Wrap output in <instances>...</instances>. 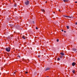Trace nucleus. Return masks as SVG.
<instances>
[{
  "label": "nucleus",
  "mask_w": 77,
  "mask_h": 77,
  "mask_svg": "<svg viewBox=\"0 0 77 77\" xmlns=\"http://www.w3.org/2000/svg\"><path fill=\"white\" fill-rule=\"evenodd\" d=\"M66 27L67 29H69V26H66Z\"/></svg>",
  "instance_id": "11"
},
{
  "label": "nucleus",
  "mask_w": 77,
  "mask_h": 77,
  "mask_svg": "<svg viewBox=\"0 0 77 77\" xmlns=\"http://www.w3.org/2000/svg\"><path fill=\"white\" fill-rule=\"evenodd\" d=\"M47 70H50V68L48 67L46 69L45 71H47Z\"/></svg>",
  "instance_id": "6"
},
{
  "label": "nucleus",
  "mask_w": 77,
  "mask_h": 77,
  "mask_svg": "<svg viewBox=\"0 0 77 77\" xmlns=\"http://www.w3.org/2000/svg\"><path fill=\"white\" fill-rule=\"evenodd\" d=\"M47 1H46V2H45V3H47Z\"/></svg>",
  "instance_id": "30"
},
{
  "label": "nucleus",
  "mask_w": 77,
  "mask_h": 77,
  "mask_svg": "<svg viewBox=\"0 0 77 77\" xmlns=\"http://www.w3.org/2000/svg\"><path fill=\"white\" fill-rule=\"evenodd\" d=\"M36 29H38V28L37 27H36Z\"/></svg>",
  "instance_id": "18"
},
{
  "label": "nucleus",
  "mask_w": 77,
  "mask_h": 77,
  "mask_svg": "<svg viewBox=\"0 0 77 77\" xmlns=\"http://www.w3.org/2000/svg\"><path fill=\"white\" fill-rule=\"evenodd\" d=\"M25 4L26 5H28L29 4V1L28 0L26 1V2H25Z\"/></svg>",
  "instance_id": "2"
},
{
  "label": "nucleus",
  "mask_w": 77,
  "mask_h": 77,
  "mask_svg": "<svg viewBox=\"0 0 77 77\" xmlns=\"http://www.w3.org/2000/svg\"><path fill=\"white\" fill-rule=\"evenodd\" d=\"M72 50L73 51H75V52H76V51L77 50V49L75 48H72Z\"/></svg>",
  "instance_id": "3"
},
{
  "label": "nucleus",
  "mask_w": 77,
  "mask_h": 77,
  "mask_svg": "<svg viewBox=\"0 0 77 77\" xmlns=\"http://www.w3.org/2000/svg\"><path fill=\"white\" fill-rule=\"evenodd\" d=\"M18 57H19V58H20V56H18Z\"/></svg>",
  "instance_id": "24"
},
{
  "label": "nucleus",
  "mask_w": 77,
  "mask_h": 77,
  "mask_svg": "<svg viewBox=\"0 0 77 77\" xmlns=\"http://www.w3.org/2000/svg\"><path fill=\"white\" fill-rule=\"evenodd\" d=\"M75 25H77V22H76L75 23Z\"/></svg>",
  "instance_id": "21"
},
{
  "label": "nucleus",
  "mask_w": 77,
  "mask_h": 77,
  "mask_svg": "<svg viewBox=\"0 0 77 77\" xmlns=\"http://www.w3.org/2000/svg\"><path fill=\"white\" fill-rule=\"evenodd\" d=\"M75 3H77V2H75Z\"/></svg>",
  "instance_id": "27"
},
{
  "label": "nucleus",
  "mask_w": 77,
  "mask_h": 77,
  "mask_svg": "<svg viewBox=\"0 0 77 77\" xmlns=\"http://www.w3.org/2000/svg\"><path fill=\"white\" fill-rule=\"evenodd\" d=\"M38 57H40V56L39 55H38Z\"/></svg>",
  "instance_id": "20"
},
{
  "label": "nucleus",
  "mask_w": 77,
  "mask_h": 77,
  "mask_svg": "<svg viewBox=\"0 0 77 77\" xmlns=\"http://www.w3.org/2000/svg\"><path fill=\"white\" fill-rule=\"evenodd\" d=\"M63 17H66V18H67L68 16H65V15H63Z\"/></svg>",
  "instance_id": "12"
},
{
  "label": "nucleus",
  "mask_w": 77,
  "mask_h": 77,
  "mask_svg": "<svg viewBox=\"0 0 77 77\" xmlns=\"http://www.w3.org/2000/svg\"><path fill=\"white\" fill-rule=\"evenodd\" d=\"M16 73V72H14V74H15Z\"/></svg>",
  "instance_id": "17"
},
{
  "label": "nucleus",
  "mask_w": 77,
  "mask_h": 77,
  "mask_svg": "<svg viewBox=\"0 0 77 77\" xmlns=\"http://www.w3.org/2000/svg\"><path fill=\"white\" fill-rule=\"evenodd\" d=\"M63 1L64 2H68V0H63Z\"/></svg>",
  "instance_id": "7"
},
{
  "label": "nucleus",
  "mask_w": 77,
  "mask_h": 77,
  "mask_svg": "<svg viewBox=\"0 0 77 77\" xmlns=\"http://www.w3.org/2000/svg\"><path fill=\"white\" fill-rule=\"evenodd\" d=\"M22 38H23V39H26V38H25V37H24V36H23Z\"/></svg>",
  "instance_id": "10"
},
{
  "label": "nucleus",
  "mask_w": 77,
  "mask_h": 77,
  "mask_svg": "<svg viewBox=\"0 0 77 77\" xmlns=\"http://www.w3.org/2000/svg\"><path fill=\"white\" fill-rule=\"evenodd\" d=\"M64 33H66V31H64Z\"/></svg>",
  "instance_id": "28"
},
{
  "label": "nucleus",
  "mask_w": 77,
  "mask_h": 77,
  "mask_svg": "<svg viewBox=\"0 0 77 77\" xmlns=\"http://www.w3.org/2000/svg\"><path fill=\"white\" fill-rule=\"evenodd\" d=\"M60 58H61V59H62V56L61 57H60Z\"/></svg>",
  "instance_id": "26"
},
{
  "label": "nucleus",
  "mask_w": 77,
  "mask_h": 77,
  "mask_svg": "<svg viewBox=\"0 0 77 77\" xmlns=\"http://www.w3.org/2000/svg\"><path fill=\"white\" fill-rule=\"evenodd\" d=\"M73 16H71V17L67 16V18H73Z\"/></svg>",
  "instance_id": "4"
},
{
  "label": "nucleus",
  "mask_w": 77,
  "mask_h": 77,
  "mask_svg": "<svg viewBox=\"0 0 77 77\" xmlns=\"http://www.w3.org/2000/svg\"><path fill=\"white\" fill-rule=\"evenodd\" d=\"M41 11L42 12H45V10L44 9H42Z\"/></svg>",
  "instance_id": "9"
},
{
  "label": "nucleus",
  "mask_w": 77,
  "mask_h": 77,
  "mask_svg": "<svg viewBox=\"0 0 77 77\" xmlns=\"http://www.w3.org/2000/svg\"><path fill=\"white\" fill-rule=\"evenodd\" d=\"M59 41V39H57V42H58Z\"/></svg>",
  "instance_id": "16"
},
{
  "label": "nucleus",
  "mask_w": 77,
  "mask_h": 77,
  "mask_svg": "<svg viewBox=\"0 0 77 77\" xmlns=\"http://www.w3.org/2000/svg\"><path fill=\"white\" fill-rule=\"evenodd\" d=\"M72 72L73 73V74H74L75 73V70H73L72 71Z\"/></svg>",
  "instance_id": "13"
},
{
  "label": "nucleus",
  "mask_w": 77,
  "mask_h": 77,
  "mask_svg": "<svg viewBox=\"0 0 77 77\" xmlns=\"http://www.w3.org/2000/svg\"><path fill=\"white\" fill-rule=\"evenodd\" d=\"M57 60L58 61L60 60V58H59V57H58L57 59Z\"/></svg>",
  "instance_id": "14"
},
{
  "label": "nucleus",
  "mask_w": 77,
  "mask_h": 77,
  "mask_svg": "<svg viewBox=\"0 0 77 77\" xmlns=\"http://www.w3.org/2000/svg\"><path fill=\"white\" fill-rule=\"evenodd\" d=\"M25 73L26 74H27V73H28V72H26Z\"/></svg>",
  "instance_id": "19"
},
{
  "label": "nucleus",
  "mask_w": 77,
  "mask_h": 77,
  "mask_svg": "<svg viewBox=\"0 0 77 77\" xmlns=\"http://www.w3.org/2000/svg\"><path fill=\"white\" fill-rule=\"evenodd\" d=\"M10 50L11 48L9 47H7L5 48V50H6V51L8 52H9V51H10Z\"/></svg>",
  "instance_id": "1"
},
{
  "label": "nucleus",
  "mask_w": 77,
  "mask_h": 77,
  "mask_svg": "<svg viewBox=\"0 0 77 77\" xmlns=\"http://www.w3.org/2000/svg\"><path fill=\"white\" fill-rule=\"evenodd\" d=\"M32 22H33V24H35V21H33Z\"/></svg>",
  "instance_id": "15"
},
{
  "label": "nucleus",
  "mask_w": 77,
  "mask_h": 77,
  "mask_svg": "<svg viewBox=\"0 0 77 77\" xmlns=\"http://www.w3.org/2000/svg\"><path fill=\"white\" fill-rule=\"evenodd\" d=\"M76 63L74 62H73L72 64V66H75V65Z\"/></svg>",
  "instance_id": "5"
},
{
  "label": "nucleus",
  "mask_w": 77,
  "mask_h": 77,
  "mask_svg": "<svg viewBox=\"0 0 77 77\" xmlns=\"http://www.w3.org/2000/svg\"><path fill=\"white\" fill-rule=\"evenodd\" d=\"M60 54H61V55H62V56H64V54L63 53H60Z\"/></svg>",
  "instance_id": "8"
},
{
  "label": "nucleus",
  "mask_w": 77,
  "mask_h": 77,
  "mask_svg": "<svg viewBox=\"0 0 77 77\" xmlns=\"http://www.w3.org/2000/svg\"><path fill=\"white\" fill-rule=\"evenodd\" d=\"M54 14H55V12H54Z\"/></svg>",
  "instance_id": "31"
},
{
  "label": "nucleus",
  "mask_w": 77,
  "mask_h": 77,
  "mask_svg": "<svg viewBox=\"0 0 77 77\" xmlns=\"http://www.w3.org/2000/svg\"><path fill=\"white\" fill-rule=\"evenodd\" d=\"M14 6L15 7H16V6H17V5H14Z\"/></svg>",
  "instance_id": "22"
},
{
  "label": "nucleus",
  "mask_w": 77,
  "mask_h": 77,
  "mask_svg": "<svg viewBox=\"0 0 77 77\" xmlns=\"http://www.w3.org/2000/svg\"><path fill=\"white\" fill-rule=\"evenodd\" d=\"M61 31H62V32H63V29H62Z\"/></svg>",
  "instance_id": "25"
},
{
  "label": "nucleus",
  "mask_w": 77,
  "mask_h": 77,
  "mask_svg": "<svg viewBox=\"0 0 77 77\" xmlns=\"http://www.w3.org/2000/svg\"><path fill=\"white\" fill-rule=\"evenodd\" d=\"M59 11H60V9H59Z\"/></svg>",
  "instance_id": "29"
},
{
  "label": "nucleus",
  "mask_w": 77,
  "mask_h": 77,
  "mask_svg": "<svg viewBox=\"0 0 77 77\" xmlns=\"http://www.w3.org/2000/svg\"><path fill=\"white\" fill-rule=\"evenodd\" d=\"M73 60H75V59L74 58L73 59Z\"/></svg>",
  "instance_id": "23"
}]
</instances>
